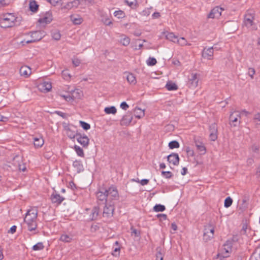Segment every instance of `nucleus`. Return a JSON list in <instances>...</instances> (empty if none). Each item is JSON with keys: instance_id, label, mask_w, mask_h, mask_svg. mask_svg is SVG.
Returning a JSON list of instances; mask_svg holds the SVG:
<instances>
[{"instance_id": "1", "label": "nucleus", "mask_w": 260, "mask_h": 260, "mask_svg": "<svg viewBox=\"0 0 260 260\" xmlns=\"http://www.w3.org/2000/svg\"><path fill=\"white\" fill-rule=\"evenodd\" d=\"M255 13L253 10H247L244 15L243 23L248 28L251 30L257 29L256 24L254 23Z\"/></svg>"}, {"instance_id": "2", "label": "nucleus", "mask_w": 260, "mask_h": 260, "mask_svg": "<svg viewBox=\"0 0 260 260\" xmlns=\"http://www.w3.org/2000/svg\"><path fill=\"white\" fill-rule=\"evenodd\" d=\"M17 22L16 17L11 13L4 15L0 19V26L3 28H9L14 26Z\"/></svg>"}, {"instance_id": "3", "label": "nucleus", "mask_w": 260, "mask_h": 260, "mask_svg": "<svg viewBox=\"0 0 260 260\" xmlns=\"http://www.w3.org/2000/svg\"><path fill=\"white\" fill-rule=\"evenodd\" d=\"M107 191L108 200L109 203H113V201L119 199V194L116 186L111 185L108 189L107 188Z\"/></svg>"}, {"instance_id": "4", "label": "nucleus", "mask_w": 260, "mask_h": 260, "mask_svg": "<svg viewBox=\"0 0 260 260\" xmlns=\"http://www.w3.org/2000/svg\"><path fill=\"white\" fill-rule=\"evenodd\" d=\"M97 199L101 201H104L105 204L108 203V195L107 188H106L104 185L100 186L98 188V191L96 193Z\"/></svg>"}, {"instance_id": "5", "label": "nucleus", "mask_w": 260, "mask_h": 260, "mask_svg": "<svg viewBox=\"0 0 260 260\" xmlns=\"http://www.w3.org/2000/svg\"><path fill=\"white\" fill-rule=\"evenodd\" d=\"M114 203H107L105 204V207L103 210V216L107 218H110L113 216L114 211Z\"/></svg>"}, {"instance_id": "6", "label": "nucleus", "mask_w": 260, "mask_h": 260, "mask_svg": "<svg viewBox=\"0 0 260 260\" xmlns=\"http://www.w3.org/2000/svg\"><path fill=\"white\" fill-rule=\"evenodd\" d=\"M31 39L26 41L27 44L36 42L41 40L45 36V32L42 30L34 31L30 32Z\"/></svg>"}, {"instance_id": "7", "label": "nucleus", "mask_w": 260, "mask_h": 260, "mask_svg": "<svg viewBox=\"0 0 260 260\" xmlns=\"http://www.w3.org/2000/svg\"><path fill=\"white\" fill-rule=\"evenodd\" d=\"M241 113L239 111H234L232 112L230 116V124L232 126H237L238 123L240 124L241 121Z\"/></svg>"}, {"instance_id": "8", "label": "nucleus", "mask_w": 260, "mask_h": 260, "mask_svg": "<svg viewBox=\"0 0 260 260\" xmlns=\"http://www.w3.org/2000/svg\"><path fill=\"white\" fill-rule=\"evenodd\" d=\"M214 228L211 224L209 223L206 225L204 228V237L206 240L213 238Z\"/></svg>"}, {"instance_id": "9", "label": "nucleus", "mask_w": 260, "mask_h": 260, "mask_svg": "<svg viewBox=\"0 0 260 260\" xmlns=\"http://www.w3.org/2000/svg\"><path fill=\"white\" fill-rule=\"evenodd\" d=\"M77 141L83 147L87 148L89 144V139L88 137L85 135H82L80 133H77Z\"/></svg>"}, {"instance_id": "10", "label": "nucleus", "mask_w": 260, "mask_h": 260, "mask_svg": "<svg viewBox=\"0 0 260 260\" xmlns=\"http://www.w3.org/2000/svg\"><path fill=\"white\" fill-rule=\"evenodd\" d=\"M224 9L219 7H215L212 9L208 15L209 18H218L221 15V12Z\"/></svg>"}, {"instance_id": "11", "label": "nucleus", "mask_w": 260, "mask_h": 260, "mask_svg": "<svg viewBox=\"0 0 260 260\" xmlns=\"http://www.w3.org/2000/svg\"><path fill=\"white\" fill-rule=\"evenodd\" d=\"M209 132L210 140L215 141L217 139V125L216 123H213L210 125Z\"/></svg>"}, {"instance_id": "12", "label": "nucleus", "mask_w": 260, "mask_h": 260, "mask_svg": "<svg viewBox=\"0 0 260 260\" xmlns=\"http://www.w3.org/2000/svg\"><path fill=\"white\" fill-rule=\"evenodd\" d=\"M223 257H227L229 256V254L232 252L233 247V243L232 242V241H230V240H227L225 243L223 245Z\"/></svg>"}, {"instance_id": "13", "label": "nucleus", "mask_w": 260, "mask_h": 260, "mask_svg": "<svg viewBox=\"0 0 260 260\" xmlns=\"http://www.w3.org/2000/svg\"><path fill=\"white\" fill-rule=\"evenodd\" d=\"M213 47H211L210 48H205L202 51V57L205 59L208 60H211L213 58Z\"/></svg>"}, {"instance_id": "14", "label": "nucleus", "mask_w": 260, "mask_h": 260, "mask_svg": "<svg viewBox=\"0 0 260 260\" xmlns=\"http://www.w3.org/2000/svg\"><path fill=\"white\" fill-rule=\"evenodd\" d=\"M198 75L197 74H191L188 82L189 87L190 88H196L198 86Z\"/></svg>"}, {"instance_id": "15", "label": "nucleus", "mask_w": 260, "mask_h": 260, "mask_svg": "<svg viewBox=\"0 0 260 260\" xmlns=\"http://www.w3.org/2000/svg\"><path fill=\"white\" fill-rule=\"evenodd\" d=\"M167 160L173 165L178 166L179 163L180 158L177 153H172L167 156Z\"/></svg>"}, {"instance_id": "16", "label": "nucleus", "mask_w": 260, "mask_h": 260, "mask_svg": "<svg viewBox=\"0 0 260 260\" xmlns=\"http://www.w3.org/2000/svg\"><path fill=\"white\" fill-rule=\"evenodd\" d=\"M133 119V116L131 113L127 112L126 114L124 115L120 121L121 126H128Z\"/></svg>"}, {"instance_id": "17", "label": "nucleus", "mask_w": 260, "mask_h": 260, "mask_svg": "<svg viewBox=\"0 0 260 260\" xmlns=\"http://www.w3.org/2000/svg\"><path fill=\"white\" fill-rule=\"evenodd\" d=\"M37 215L38 211L37 209H33L29 210L26 214L24 220H27V219H29L30 220H37Z\"/></svg>"}, {"instance_id": "18", "label": "nucleus", "mask_w": 260, "mask_h": 260, "mask_svg": "<svg viewBox=\"0 0 260 260\" xmlns=\"http://www.w3.org/2000/svg\"><path fill=\"white\" fill-rule=\"evenodd\" d=\"M52 20V13L50 11L46 12L44 16L39 19L38 22L40 23H50Z\"/></svg>"}, {"instance_id": "19", "label": "nucleus", "mask_w": 260, "mask_h": 260, "mask_svg": "<svg viewBox=\"0 0 260 260\" xmlns=\"http://www.w3.org/2000/svg\"><path fill=\"white\" fill-rule=\"evenodd\" d=\"M51 200L52 203L60 205L64 200V198L56 193H53L51 196Z\"/></svg>"}, {"instance_id": "20", "label": "nucleus", "mask_w": 260, "mask_h": 260, "mask_svg": "<svg viewBox=\"0 0 260 260\" xmlns=\"http://www.w3.org/2000/svg\"><path fill=\"white\" fill-rule=\"evenodd\" d=\"M194 144L197 150L200 152V154L203 155L205 154L206 152V148L204 144L196 139H194Z\"/></svg>"}, {"instance_id": "21", "label": "nucleus", "mask_w": 260, "mask_h": 260, "mask_svg": "<svg viewBox=\"0 0 260 260\" xmlns=\"http://www.w3.org/2000/svg\"><path fill=\"white\" fill-rule=\"evenodd\" d=\"M39 88L41 91L47 92L49 91L52 88L51 83L48 82H44L39 85Z\"/></svg>"}, {"instance_id": "22", "label": "nucleus", "mask_w": 260, "mask_h": 260, "mask_svg": "<svg viewBox=\"0 0 260 260\" xmlns=\"http://www.w3.org/2000/svg\"><path fill=\"white\" fill-rule=\"evenodd\" d=\"M24 221L27 225V228L28 231H33L36 230L37 228V223L36 220H30L29 219H27V220Z\"/></svg>"}, {"instance_id": "23", "label": "nucleus", "mask_w": 260, "mask_h": 260, "mask_svg": "<svg viewBox=\"0 0 260 260\" xmlns=\"http://www.w3.org/2000/svg\"><path fill=\"white\" fill-rule=\"evenodd\" d=\"M124 75H126V79L127 82L132 85H135L137 83L136 77L132 73L129 72H125Z\"/></svg>"}, {"instance_id": "24", "label": "nucleus", "mask_w": 260, "mask_h": 260, "mask_svg": "<svg viewBox=\"0 0 260 260\" xmlns=\"http://www.w3.org/2000/svg\"><path fill=\"white\" fill-rule=\"evenodd\" d=\"M20 74L27 77L31 74V69L27 66L21 67L19 70Z\"/></svg>"}, {"instance_id": "25", "label": "nucleus", "mask_w": 260, "mask_h": 260, "mask_svg": "<svg viewBox=\"0 0 260 260\" xmlns=\"http://www.w3.org/2000/svg\"><path fill=\"white\" fill-rule=\"evenodd\" d=\"M44 143V139L42 137L34 138V144L36 148L41 147Z\"/></svg>"}, {"instance_id": "26", "label": "nucleus", "mask_w": 260, "mask_h": 260, "mask_svg": "<svg viewBox=\"0 0 260 260\" xmlns=\"http://www.w3.org/2000/svg\"><path fill=\"white\" fill-rule=\"evenodd\" d=\"M70 19L74 24H80L83 22V19L78 15H71Z\"/></svg>"}, {"instance_id": "27", "label": "nucleus", "mask_w": 260, "mask_h": 260, "mask_svg": "<svg viewBox=\"0 0 260 260\" xmlns=\"http://www.w3.org/2000/svg\"><path fill=\"white\" fill-rule=\"evenodd\" d=\"M100 208L98 206H95L92 210V212L90 215V219L92 220H95L99 214Z\"/></svg>"}, {"instance_id": "28", "label": "nucleus", "mask_w": 260, "mask_h": 260, "mask_svg": "<svg viewBox=\"0 0 260 260\" xmlns=\"http://www.w3.org/2000/svg\"><path fill=\"white\" fill-rule=\"evenodd\" d=\"M29 8L30 11L33 13H36L38 11L39 9V5L35 1H30L29 4Z\"/></svg>"}, {"instance_id": "29", "label": "nucleus", "mask_w": 260, "mask_h": 260, "mask_svg": "<svg viewBox=\"0 0 260 260\" xmlns=\"http://www.w3.org/2000/svg\"><path fill=\"white\" fill-rule=\"evenodd\" d=\"M135 117L138 119H140L144 116V110L140 108L136 107L135 109Z\"/></svg>"}, {"instance_id": "30", "label": "nucleus", "mask_w": 260, "mask_h": 260, "mask_svg": "<svg viewBox=\"0 0 260 260\" xmlns=\"http://www.w3.org/2000/svg\"><path fill=\"white\" fill-rule=\"evenodd\" d=\"M131 39L129 37L122 35L121 36V39L119 41L120 43L124 46H127L130 43Z\"/></svg>"}, {"instance_id": "31", "label": "nucleus", "mask_w": 260, "mask_h": 260, "mask_svg": "<svg viewBox=\"0 0 260 260\" xmlns=\"http://www.w3.org/2000/svg\"><path fill=\"white\" fill-rule=\"evenodd\" d=\"M73 166L76 169L78 173H80L83 170V165L81 161H74L73 163Z\"/></svg>"}, {"instance_id": "32", "label": "nucleus", "mask_w": 260, "mask_h": 260, "mask_svg": "<svg viewBox=\"0 0 260 260\" xmlns=\"http://www.w3.org/2000/svg\"><path fill=\"white\" fill-rule=\"evenodd\" d=\"M166 87L168 90H175L178 89L177 85L172 81H168L166 85Z\"/></svg>"}, {"instance_id": "33", "label": "nucleus", "mask_w": 260, "mask_h": 260, "mask_svg": "<svg viewBox=\"0 0 260 260\" xmlns=\"http://www.w3.org/2000/svg\"><path fill=\"white\" fill-rule=\"evenodd\" d=\"M73 239L72 236L68 235L66 234H63L61 235L59 240L64 242H71Z\"/></svg>"}, {"instance_id": "34", "label": "nucleus", "mask_w": 260, "mask_h": 260, "mask_svg": "<svg viewBox=\"0 0 260 260\" xmlns=\"http://www.w3.org/2000/svg\"><path fill=\"white\" fill-rule=\"evenodd\" d=\"M166 39L174 43L176 42L178 37L173 32H168L166 36Z\"/></svg>"}, {"instance_id": "35", "label": "nucleus", "mask_w": 260, "mask_h": 260, "mask_svg": "<svg viewBox=\"0 0 260 260\" xmlns=\"http://www.w3.org/2000/svg\"><path fill=\"white\" fill-rule=\"evenodd\" d=\"M104 111L106 114H115L117 112V110H116V108L114 106H111V107H106L104 109Z\"/></svg>"}, {"instance_id": "36", "label": "nucleus", "mask_w": 260, "mask_h": 260, "mask_svg": "<svg viewBox=\"0 0 260 260\" xmlns=\"http://www.w3.org/2000/svg\"><path fill=\"white\" fill-rule=\"evenodd\" d=\"M166 210L164 205L161 204H156L153 207V210L155 212H163Z\"/></svg>"}, {"instance_id": "37", "label": "nucleus", "mask_w": 260, "mask_h": 260, "mask_svg": "<svg viewBox=\"0 0 260 260\" xmlns=\"http://www.w3.org/2000/svg\"><path fill=\"white\" fill-rule=\"evenodd\" d=\"M115 244L117 246V247H116L114 248V249L113 250V252L112 253V254L113 256L117 257V256L119 255L120 248L118 246L119 245V243H118V241H116L115 242Z\"/></svg>"}, {"instance_id": "38", "label": "nucleus", "mask_w": 260, "mask_h": 260, "mask_svg": "<svg viewBox=\"0 0 260 260\" xmlns=\"http://www.w3.org/2000/svg\"><path fill=\"white\" fill-rule=\"evenodd\" d=\"M169 147L171 149L174 148H178L179 147L180 145L178 141L176 140L172 141L169 143Z\"/></svg>"}, {"instance_id": "39", "label": "nucleus", "mask_w": 260, "mask_h": 260, "mask_svg": "<svg viewBox=\"0 0 260 260\" xmlns=\"http://www.w3.org/2000/svg\"><path fill=\"white\" fill-rule=\"evenodd\" d=\"M156 259L158 260H163V253L162 252V249L161 247L156 248Z\"/></svg>"}, {"instance_id": "40", "label": "nucleus", "mask_w": 260, "mask_h": 260, "mask_svg": "<svg viewBox=\"0 0 260 260\" xmlns=\"http://www.w3.org/2000/svg\"><path fill=\"white\" fill-rule=\"evenodd\" d=\"M125 3L132 9L136 8L137 7L136 0H125Z\"/></svg>"}, {"instance_id": "41", "label": "nucleus", "mask_w": 260, "mask_h": 260, "mask_svg": "<svg viewBox=\"0 0 260 260\" xmlns=\"http://www.w3.org/2000/svg\"><path fill=\"white\" fill-rule=\"evenodd\" d=\"M75 150L77 153V155L81 157H83L84 155V152L83 149L77 145H75L74 146Z\"/></svg>"}, {"instance_id": "42", "label": "nucleus", "mask_w": 260, "mask_h": 260, "mask_svg": "<svg viewBox=\"0 0 260 260\" xmlns=\"http://www.w3.org/2000/svg\"><path fill=\"white\" fill-rule=\"evenodd\" d=\"M44 246L42 242H38L33 246L32 249L35 251H38L43 249Z\"/></svg>"}, {"instance_id": "43", "label": "nucleus", "mask_w": 260, "mask_h": 260, "mask_svg": "<svg viewBox=\"0 0 260 260\" xmlns=\"http://www.w3.org/2000/svg\"><path fill=\"white\" fill-rule=\"evenodd\" d=\"M233 203V200L230 197H227L224 202V206L225 208L230 207Z\"/></svg>"}, {"instance_id": "44", "label": "nucleus", "mask_w": 260, "mask_h": 260, "mask_svg": "<svg viewBox=\"0 0 260 260\" xmlns=\"http://www.w3.org/2000/svg\"><path fill=\"white\" fill-rule=\"evenodd\" d=\"M79 123L83 129L85 131H87L90 128V125L85 121L80 120Z\"/></svg>"}, {"instance_id": "45", "label": "nucleus", "mask_w": 260, "mask_h": 260, "mask_svg": "<svg viewBox=\"0 0 260 260\" xmlns=\"http://www.w3.org/2000/svg\"><path fill=\"white\" fill-rule=\"evenodd\" d=\"M52 37L54 40L58 41L60 40L61 35L58 30H55L52 32Z\"/></svg>"}, {"instance_id": "46", "label": "nucleus", "mask_w": 260, "mask_h": 260, "mask_svg": "<svg viewBox=\"0 0 260 260\" xmlns=\"http://www.w3.org/2000/svg\"><path fill=\"white\" fill-rule=\"evenodd\" d=\"M152 11L153 8L151 7L150 8H146L144 9L142 11V14L143 16H148L152 13Z\"/></svg>"}, {"instance_id": "47", "label": "nucleus", "mask_w": 260, "mask_h": 260, "mask_svg": "<svg viewBox=\"0 0 260 260\" xmlns=\"http://www.w3.org/2000/svg\"><path fill=\"white\" fill-rule=\"evenodd\" d=\"M147 63L148 66H153L156 64L157 61L155 58L150 57L147 60Z\"/></svg>"}, {"instance_id": "48", "label": "nucleus", "mask_w": 260, "mask_h": 260, "mask_svg": "<svg viewBox=\"0 0 260 260\" xmlns=\"http://www.w3.org/2000/svg\"><path fill=\"white\" fill-rule=\"evenodd\" d=\"M114 16L118 18H122L124 16V13L121 10L116 11L114 13Z\"/></svg>"}, {"instance_id": "49", "label": "nucleus", "mask_w": 260, "mask_h": 260, "mask_svg": "<svg viewBox=\"0 0 260 260\" xmlns=\"http://www.w3.org/2000/svg\"><path fill=\"white\" fill-rule=\"evenodd\" d=\"M161 175L162 176L166 178H171L173 176L172 173L170 171H164L161 172Z\"/></svg>"}, {"instance_id": "50", "label": "nucleus", "mask_w": 260, "mask_h": 260, "mask_svg": "<svg viewBox=\"0 0 260 260\" xmlns=\"http://www.w3.org/2000/svg\"><path fill=\"white\" fill-rule=\"evenodd\" d=\"M249 201V197L244 196L242 199V206L243 208H246L247 207L248 202Z\"/></svg>"}, {"instance_id": "51", "label": "nucleus", "mask_w": 260, "mask_h": 260, "mask_svg": "<svg viewBox=\"0 0 260 260\" xmlns=\"http://www.w3.org/2000/svg\"><path fill=\"white\" fill-rule=\"evenodd\" d=\"M186 40L185 39V38H180L179 39H178L177 38V40H176V43H177L178 44L181 45V46H184V45H185L186 44Z\"/></svg>"}, {"instance_id": "52", "label": "nucleus", "mask_w": 260, "mask_h": 260, "mask_svg": "<svg viewBox=\"0 0 260 260\" xmlns=\"http://www.w3.org/2000/svg\"><path fill=\"white\" fill-rule=\"evenodd\" d=\"M83 0H74L72 2V5H73V8H77L78 6L80 5L82 3V2H83Z\"/></svg>"}, {"instance_id": "53", "label": "nucleus", "mask_w": 260, "mask_h": 260, "mask_svg": "<svg viewBox=\"0 0 260 260\" xmlns=\"http://www.w3.org/2000/svg\"><path fill=\"white\" fill-rule=\"evenodd\" d=\"M186 152L187 154V155L189 156H193L194 155V153L193 150L190 149V147H187L186 148Z\"/></svg>"}, {"instance_id": "54", "label": "nucleus", "mask_w": 260, "mask_h": 260, "mask_svg": "<svg viewBox=\"0 0 260 260\" xmlns=\"http://www.w3.org/2000/svg\"><path fill=\"white\" fill-rule=\"evenodd\" d=\"M255 70L254 68H249L248 71V75L251 78V79L253 78V76L255 74Z\"/></svg>"}, {"instance_id": "55", "label": "nucleus", "mask_w": 260, "mask_h": 260, "mask_svg": "<svg viewBox=\"0 0 260 260\" xmlns=\"http://www.w3.org/2000/svg\"><path fill=\"white\" fill-rule=\"evenodd\" d=\"M73 8V5L72 3V2H69L67 3L62 8V9H67V10H70L71 9Z\"/></svg>"}, {"instance_id": "56", "label": "nucleus", "mask_w": 260, "mask_h": 260, "mask_svg": "<svg viewBox=\"0 0 260 260\" xmlns=\"http://www.w3.org/2000/svg\"><path fill=\"white\" fill-rule=\"evenodd\" d=\"M137 182L140 183V184L142 185H147L148 183L149 180L147 179H143L141 180H139V179L136 181Z\"/></svg>"}, {"instance_id": "57", "label": "nucleus", "mask_w": 260, "mask_h": 260, "mask_svg": "<svg viewBox=\"0 0 260 260\" xmlns=\"http://www.w3.org/2000/svg\"><path fill=\"white\" fill-rule=\"evenodd\" d=\"M251 149L252 152L255 153H258L259 150V146L257 145L253 144L251 147Z\"/></svg>"}, {"instance_id": "58", "label": "nucleus", "mask_w": 260, "mask_h": 260, "mask_svg": "<svg viewBox=\"0 0 260 260\" xmlns=\"http://www.w3.org/2000/svg\"><path fill=\"white\" fill-rule=\"evenodd\" d=\"M120 108L124 110H127L129 106L125 102H123L120 104Z\"/></svg>"}, {"instance_id": "59", "label": "nucleus", "mask_w": 260, "mask_h": 260, "mask_svg": "<svg viewBox=\"0 0 260 260\" xmlns=\"http://www.w3.org/2000/svg\"><path fill=\"white\" fill-rule=\"evenodd\" d=\"M247 229V225L246 224H243L242 226V228L240 231V234L241 235H244L246 234V230Z\"/></svg>"}, {"instance_id": "60", "label": "nucleus", "mask_w": 260, "mask_h": 260, "mask_svg": "<svg viewBox=\"0 0 260 260\" xmlns=\"http://www.w3.org/2000/svg\"><path fill=\"white\" fill-rule=\"evenodd\" d=\"M103 23L106 25H109L112 24V21L109 18H106L102 20Z\"/></svg>"}, {"instance_id": "61", "label": "nucleus", "mask_w": 260, "mask_h": 260, "mask_svg": "<svg viewBox=\"0 0 260 260\" xmlns=\"http://www.w3.org/2000/svg\"><path fill=\"white\" fill-rule=\"evenodd\" d=\"M72 62L75 67H78L80 65L81 62L78 58H74L72 60Z\"/></svg>"}, {"instance_id": "62", "label": "nucleus", "mask_w": 260, "mask_h": 260, "mask_svg": "<svg viewBox=\"0 0 260 260\" xmlns=\"http://www.w3.org/2000/svg\"><path fill=\"white\" fill-rule=\"evenodd\" d=\"M157 217L159 218L160 220H166L167 218V216L165 214H158L156 215Z\"/></svg>"}, {"instance_id": "63", "label": "nucleus", "mask_w": 260, "mask_h": 260, "mask_svg": "<svg viewBox=\"0 0 260 260\" xmlns=\"http://www.w3.org/2000/svg\"><path fill=\"white\" fill-rule=\"evenodd\" d=\"M255 175H256V178L257 179L258 182H260V165L257 169V171L255 173Z\"/></svg>"}, {"instance_id": "64", "label": "nucleus", "mask_w": 260, "mask_h": 260, "mask_svg": "<svg viewBox=\"0 0 260 260\" xmlns=\"http://www.w3.org/2000/svg\"><path fill=\"white\" fill-rule=\"evenodd\" d=\"M253 121L256 127H258L260 125V118L257 119H253Z\"/></svg>"}]
</instances>
